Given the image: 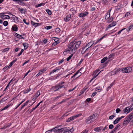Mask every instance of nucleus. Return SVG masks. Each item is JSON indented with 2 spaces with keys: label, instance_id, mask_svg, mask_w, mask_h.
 Returning <instances> with one entry per match:
<instances>
[{
  "label": "nucleus",
  "instance_id": "nucleus-51",
  "mask_svg": "<svg viewBox=\"0 0 133 133\" xmlns=\"http://www.w3.org/2000/svg\"><path fill=\"white\" fill-rule=\"evenodd\" d=\"M9 50V49L8 48H6L5 49H4L3 51V52H5L6 51H8Z\"/></svg>",
  "mask_w": 133,
  "mask_h": 133
},
{
  "label": "nucleus",
  "instance_id": "nucleus-11",
  "mask_svg": "<svg viewBox=\"0 0 133 133\" xmlns=\"http://www.w3.org/2000/svg\"><path fill=\"white\" fill-rule=\"evenodd\" d=\"M11 15L12 16V17L11 18L14 21V22L15 23H17L18 22V18L15 15H14L12 14Z\"/></svg>",
  "mask_w": 133,
  "mask_h": 133
},
{
  "label": "nucleus",
  "instance_id": "nucleus-8",
  "mask_svg": "<svg viewBox=\"0 0 133 133\" xmlns=\"http://www.w3.org/2000/svg\"><path fill=\"white\" fill-rule=\"evenodd\" d=\"M63 128L58 129L57 128H55L52 129V130L54 132V133H60L63 132Z\"/></svg>",
  "mask_w": 133,
  "mask_h": 133
},
{
  "label": "nucleus",
  "instance_id": "nucleus-14",
  "mask_svg": "<svg viewBox=\"0 0 133 133\" xmlns=\"http://www.w3.org/2000/svg\"><path fill=\"white\" fill-rule=\"evenodd\" d=\"M116 24V22H113L111 24L109 25L107 28L108 29L109 28L115 25Z\"/></svg>",
  "mask_w": 133,
  "mask_h": 133
},
{
  "label": "nucleus",
  "instance_id": "nucleus-7",
  "mask_svg": "<svg viewBox=\"0 0 133 133\" xmlns=\"http://www.w3.org/2000/svg\"><path fill=\"white\" fill-rule=\"evenodd\" d=\"M4 13H0V16L3 19H9L10 17L9 15H4Z\"/></svg>",
  "mask_w": 133,
  "mask_h": 133
},
{
  "label": "nucleus",
  "instance_id": "nucleus-18",
  "mask_svg": "<svg viewBox=\"0 0 133 133\" xmlns=\"http://www.w3.org/2000/svg\"><path fill=\"white\" fill-rule=\"evenodd\" d=\"M15 80V79H14V78L12 79L9 82V83L6 86V89H7V88L9 87V85H11V84L13 83V81H14Z\"/></svg>",
  "mask_w": 133,
  "mask_h": 133
},
{
  "label": "nucleus",
  "instance_id": "nucleus-35",
  "mask_svg": "<svg viewBox=\"0 0 133 133\" xmlns=\"http://www.w3.org/2000/svg\"><path fill=\"white\" fill-rule=\"evenodd\" d=\"M110 14L109 13H108V12H107L106 14L105 19H108L110 17Z\"/></svg>",
  "mask_w": 133,
  "mask_h": 133
},
{
  "label": "nucleus",
  "instance_id": "nucleus-54",
  "mask_svg": "<svg viewBox=\"0 0 133 133\" xmlns=\"http://www.w3.org/2000/svg\"><path fill=\"white\" fill-rule=\"evenodd\" d=\"M37 97L35 96V95H34L33 97V98L32 99V100L33 101H35L36 99L37 98Z\"/></svg>",
  "mask_w": 133,
  "mask_h": 133
},
{
  "label": "nucleus",
  "instance_id": "nucleus-9",
  "mask_svg": "<svg viewBox=\"0 0 133 133\" xmlns=\"http://www.w3.org/2000/svg\"><path fill=\"white\" fill-rule=\"evenodd\" d=\"M60 87L59 86V85H57L55 86L52 87L51 88V89L52 91H55L58 90V89H60Z\"/></svg>",
  "mask_w": 133,
  "mask_h": 133
},
{
  "label": "nucleus",
  "instance_id": "nucleus-44",
  "mask_svg": "<svg viewBox=\"0 0 133 133\" xmlns=\"http://www.w3.org/2000/svg\"><path fill=\"white\" fill-rule=\"evenodd\" d=\"M24 51V50L23 49H22L21 51L19 53V54L17 55V56L18 57L19 56H20L22 54V53Z\"/></svg>",
  "mask_w": 133,
  "mask_h": 133
},
{
  "label": "nucleus",
  "instance_id": "nucleus-1",
  "mask_svg": "<svg viewBox=\"0 0 133 133\" xmlns=\"http://www.w3.org/2000/svg\"><path fill=\"white\" fill-rule=\"evenodd\" d=\"M81 44V41H74L71 42L68 44V49H67L65 51H64L63 53L65 54V52H68V51H71L72 54H74L75 51L80 46Z\"/></svg>",
  "mask_w": 133,
  "mask_h": 133
},
{
  "label": "nucleus",
  "instance_id": "nucleus-30",
  "mask_svg": "<svg viewBox=\"0 0 133 133\" xmlns=\"http://www.w3.org/2000/svg\"><path fill=\"white\" fill-rule=\"evenodd\" d=\"M70 53L71 54V55L69 56L66 59V60L67 61H68L70 60V59L71 58L72 56H73V54H74L72 53V52H70Z\"/></svg>",
  "mask_w": 133,
  "mask_h": 133
},
{
  "label": "nucleus",
  "instance_id": "nucleus-19",
  "mask_svg": "<svg viewBox=\"0 0 133 133\" xmlns=\"http://www.w3.org/2000/svg\"><path fill=\"white\" fill-rule=\"evenodd\" d=\"M133 29V25H131L127 29V30L128 32L131 31Z\"/></svg>",
  "mask_w": 133,
  "mask_h": 133
},
{
  "label": "nucleus",
  "instance_id": "nucleus-22",
  "mask_svg": "<svg viewBox=\"0 0 133 133\" xmlns=\"http://www.w3.org/2000/svg\"><path fill=\"white\" fill-rule=\"evenodd\" d=\"M120 70L118 69L115 71H112L111 72V75H114L116 74Z\"/></svg>",
  "mask_w": 133,
  "mask_h": 133
},
{
  "label": "nucleus",
  "instance_id": "nucleus-32",
  "mask_svg": "<svg viewBox=\"0 0 133 133\" xmlns=\"http://www.w3.org/2000/svg\"><path fill=\"white\" fill-rule=\"evenodd\" d=\"M73 118L72 117H71L70 118H68L66 120V122H70L71 121L73 120Z\"/></svg>",
  "mask_w": 133,
  "mask_h": 133
},
{
  "label": "nucleus",
  "instance_id": "nucleus-36",
  "mask_svg": "<svg viewBox=\"0 0 133 133\" xmlns=\"http://www.w3.org/2000/svg\"><path fill=\"white\" fill-rule=\"evenodd\" d=\"M10 106V105H6V106L3 109H2L1 110V111H2L4 110H5V109H7Z\"/></svg>",
  "mask_w": 133,
  "mask_h": 133
},
{
  "label": "nucleus",
  "instance_id": "nucleus-26",
  "mask_svg": "<svg viewBox=\"0 0 133 133\" xmlns=\"http://www.w3.org/2000/svg\"><path fill=\"white\" fill-rule=\"evenodd\" d=\"M120 120V119L118 118H117L116 119L114 122V124H116Z\"/></svg>",
  "mask_w": 133,
  "mask_h": 133
},
{
  "label": "nucleus",
  "instance_id": "nucleus-21",
  "mask_svg": "<svg viewBox=\"0 0 133 133\" xmlns=\"http://www.w3.org/2000/svg\"><path fill=\"white\" fill-rule=\"evenodd\" d=\"M115 54L113 53L110 54L108 56V58L109 59L112 60L115 56Z\"/></svg>",
  "mask_w": 133,
  "mask_h": 133
},
{
  "label": "nucleus",
  "instance_id": "nucleus-55",
  "mask_svg": "<svg viewBox=\"0 0 133 133\" xmlns=\"http://www.w3.org/2000/svg\"><path fill=\"white\" fill-rule=\"evenodd\" d=\"M130 12H127L125 15V17H127L129 15H130Z\"/></svg>",
  "mask_w": 133,
  "mask_h": 133
},
{
  "label": "nucleus",
  "instance_id": "nucleus-12",
  "mask_svg": "<svg viewBox=\"0 0 133 133\" xmlns=\"http://www.w3.org/2000/svg\"><path fill=\"white\" fill-rule=\"evenodd\" d=\"M99 72L98 70L96 71H95L93 74L94 75V77L92 78V79L91 80V81L92 80L94 79L95 78H96L99 74V72Z\"/></svg>",
  "mask_w": 133,
  "mask_h": 133
},
{
  "label": "nucleus",
  "instance_id": "nucleus-2",
  "mask_svg": "<svg viewBox=\"0 0 133 133\" xmlns=\"http://www.w3.org/2000/svg\"><path fill=\"white\" fill-rule=\"evenodd\" d=\"M97 114H94L88 117L85 120V122L89 124L93 122L96 119V116Z\"/></svg>",
  "mask_w": 133,
  "mask_h": 133
},
{
  "label": "nucleus",
  "instance_id": "nucleus-41",
  "mask_svg": "<svg viewBox=\"0 0 133 133\" xmlns=\"http://www.w3.org/2000/svg\"><path fill=\"white\" fill-rule=\"evenodd\" d=\"M40 95V93L39 91H38L37 93L34 95L37 97Z\"/></svg>",
  "mask_w": 133,
  "mask_h": 133
},
{
  "label": "nucleus",
  "instance_id": "nucleus-64",
  "mask_svg": "<svg viewBox=\"0 0 133 133\" xmlns=\"http://www.w3.org/2000/svg\"><path fill=\"white\" fill-rule=\"evenodd\" d=\"M88 131V130H85L83 131L82 133H87Z\"/></svg>",
  "mask_w": 133,
  "mask_h": 133
},
{
  "label": "nucleus",
  "instance_id": "nucleus-50",
  "mask_svg": "<svg viewBox=\"0 0 133 133\" xmlns=\"http://www.w3.org/2000/svg\"><path fill=\"white\" fill-rule=\"evenodd\" d=\"M114 84V82H113L111 84L110 86H109L108 87V89H110L112 86Z\"/></svg>",
  "mask_w": 133,
  "mask_h": 133
},
{
  "label": "nucleus",
  "instance_id": "nucleus-17",
  "mask_svg": "<svg viewBox=\"0 0 133 133\" xmlns=\"http://www.w3.org/2000/svg\"><path fill=\"white\" fill-rule=\"evenodd\" d=\"M88 13V12H85L84 13H81L79 15V16L81 17H83L87 15Z\"/></svg>",
  "mask_w": 133,
  "mask_h": 133
},
{
  "label": "nucleus",
  "instance_id": "nucleus-56",
  "mask_svg": "<svg viewBox=\"0 0 133 133\" xmlns=\"http://www.w3.org/2000/svg\"><path fill=\"white\" fill-rule=\"evenodd\" d=\"M58 42H54V43H53L52 44V46H54L55 45H56L57 44H58Z\"/></svg>",
  "mask_w": 133,
  "mask_h": 133
},
{
  "label": "nucleus",
  "instance_id": "nucleus-23",
  "mask_svg": "<svg viewBox=\"0 0 133 133\" xmlns=\"http://www.w3.org/2000/svg\"><path fill=\"white\" fill-rule=\"evenodd\" d=\"M31 24L34 26H37L39 25V24L38 23H35L31 21Z\"/></svg>",
  "mask_w": 133,
  "mask_h": 133
},
{
  "label": "nucleus",
  "instance_id": "nucleus-33",
  "mask_svg": "<svg viewBox=\"0 0 133 133\" xmlns=\"http://www.w3.org/2000/svg\"><path fill=\"white\" fill-rule=\"evenodd\" d=\"M104 36L103 37H102L101 38L99 39L95 43H94V45H95L97 43H98L99 41H101L104 38Z\"/></svg>",
  "mask_w": 133,
  "mask_h": 133
},
{
  "label": "nucleus",
  "instance_id": "nucleus-63",
  "mask_svg": "<svg viewBox=\"0 0 133 133\" xmlns=\"http://www.w3.org/2000/svg\"><path fill=\"white\" fill-rule=\"evenodd\" d=\"M13 64H14L11 62L10 63V65L9 66L8 68H9L10 67H11Z\"/></svg>",
  "mask_w": 133,
  "mask_h": 133
},
{
  "label": "nucleus",
  "instance_id": "nucleus-37",
  "mask_svg": "<svg viewBox=\"0 0 133 133\" xmlns=\"http://www.w3.org/2000/svg\"><path fill=\"white\" fill-rule=\"evenodd\" d=\"M3 24L4 26H6L8 25V22L7 21H5L4 22Z\"/></svg>",
  "mask_w": 133,
  "mask_h": 133
},
{
  "label": "nucleus",
  "instance_id": "nucleus-43",
  "mask_svg": "<svg viewBox=\"0 0 133 133\" xmlns=\"http://www.w3.org/2000/svg\"><path fill=\"white\" fill-rule=\"evenodd\" d=\"M61 68L60 67H58L54 69L55 70V72H56L57 71H58Z\"/></svg>",
  "mask_w": 133,
  "mask_h": 133
},
{
  "label": "nucleus",
  "instance_id": "nucleus-3",
  "mask_svg": "<svg viewBox=\"0 0 133 133\" xmlns=\"http://www.w3.org/2000/svg\"><path fill=\"white\" fill-rule=\"evenodd\" d=\"M63 133H72L74 130L73 127L70 129H69L68 127H65L63 128Z\"/></svg>",
  "mask_w": 133,
  "mask_h": 133
},
{
  "label": "nucleus",
  "instance_id": "nucleus-53",
  "mask_svg": "<svg viewBox=\"0 0 133 133\" xmlns=\"http://www.w3.org/2000/svg\"><path fill=\"white\" fill-rule=\"evenodd\" d=\"M114 127V126L112 124H110L109 126V128L110 129H112Z\"/></svg>",
  "mask_w": 133,
  "mask_h": 133
},
{
  "label": "nucleus",
  "instance_id": "nucleus-48",
  "mask_svg": "<svg viewBox=\"0 0 133 133\" xmlns=\"http://www.w3.org/2000/svg\"><path fill=\"white\" fill-rule=\"evenodd\" d=\"M113 20V18L112 17H110V18L108 20V23H110Z\"/></svg>",
  "mask_w": 133,
  "mask_h": 133
},
{
  "label": "nucleus",
  "instance_id": "nucleus-24",
  "mask_svg": "<svg viewBox=\"0 0 133 133\" xmlns=\"http://www.w3.org/2000/svg\"><path fill=\"white\" fill-rule=\"evenodd\" d=\"M16 36L17 38H19L20 39H25L24 38L22 37V35L18 34H16Z\"/></svg>",
  "mask_w": 133,
  "mask_h": 133
},
{
  "label": "nucleus",
  "instance_id": "nucleus-52",
  "mask_svg": "<svg viewBox=\"0 0 133 133\" xmlns=\"http://www.w3.org/2000/svg\"><path fill=\"white\" fill-rule=\"evenodd\" d=\"M59 98V97L58 96H56V97H55L53 99V100L54 101L56 100L57 99H58Z\"/></svg>",
  "mask_w": 133,
  "mask_h": 133
},
{
  "label": "nucleus",
  "instance_id": "nucleus-46",
  "mask_svg": "<svg viewBox=\"0 0 133 133\" xmlns=\"http://www.w3.org/2000/svg\"><path fill=\"white\" fill-rule=\"evenodd\" d=\"M81 115H82V114H78V115H75L74 116L75 117V118H76L77 117H79V116H81Z\"/></svg>",
  "mask_w": 133,
  "mask_h": 133
},
{
  "label": "nucleus",
  "instance_id": "nucleus-31",
  "mask_svg": "<svg viewBox=\"0 0 133 133\" xmlns=\"http://www.w3.org/2000/svg\"><path fill=\"white\" fill-rule=\"evenodd\" d=\"M120 127V125L118 124L113 129L114 131H115L118 128Z\"/></svg>",
  "mask_w": 133,
  "mask_h": 133
},
{
  "label": "nucleus",
  "instance_id": "nucleus-10",
  "mask_svg": "<svg viewBox=\"0 0 133 133\" xmlns=\"http://www.w3.org/2000/svg\"><path fill=\"white\" fill-rule=\"evenodd\" d=\"M78 74V75L77 76L76 78L79 77L81 75V72H79V70H78L75 73V74L71 77V78L75 77Z\"/></svg>",
  "mask_w": 133,
  "mask_h": 133
},
{
  "label": "nucleus",
  "instance_id": "nucleus-6",
  "mask_svg": "<svg viewBox=\"0 0 133 133\" xmlns=\"http://www.w3.org/2000/svg\"><path fill=\"white\" fill-rule=\"evenodd\" d=\"M94 44V41H91L89 43H88V44L86 45L85 46L84 48H83V50L85 49L88 45L89 47L88 48H87L85 51H86V50H88V48L89 47L91 46Z\"/></svg>",
  "mask_w": 133,
  "mask_h": 133
},
{
  "label": "nucleus",
  "instance_id": "nucleus-27",
  "mask_svg": "<svg viewBox=\"0 0 133 133\" xmlns=\"http://www.w3.org/2000/svg\"><path fill=\"white\" fill-rule=\"evenodd\" d=\"M108 58L107 57H104L102 59L101 61V63H104L107 59Z\"/></svg>",
  "mask_w": 133,
  "mask_h": 133
},
{
  "label": "nucleus",
  "instance_id": "nucleus-60",
  "mask_svg": "<svg viewBox=\"0 0 133 133\" xmlns=\"http://www.w3.org/2000/svg\"><path fill=\"white\" fill-rule=\"evenodd\" d=\"M126 29L124 28H123L122 29V30H120V31H119L118 32V34H119L121 33V31H122L123 30L125 29Z\"/></svg>",
  "mask_w": 133,
  "mask_h": 133
},
{
  "label": "nucleus",
  "instance_id": "nucleus-49",
  "mask_svg": "<svg viewBox=\"0 0 133 133\" xmlns=\"http://www.w3.org/2000/svg\"><path fill=\"white\" fill-rule=\"evenodd\" d=\"M46 68H44L43 69L41 70L40 71V72H41L42 73V74L43 72H44L46 70Z\"/></svg>",
  "mask_w": 133,
  "mask_h": 133
},
{
  "label": "nucleus",
  "instance_id": "nucleus-20",
  "mask_svg": "<svg viewBox=\"0 0 133 133\" xmlns=\"http://www.w3.org/2000/svg\"><path fill=\"white\" fill-rule=\"evenodd\" d=\"M12 29L14 31H16L17 30L18 27L16 25H14L12 26Z\"/></svg>",
  "mask_w": 133,
  "mask_h": 133
},
{
  "label": "nucleus",
  "instance_id": "nucleus-57",
  "mask_svg": "<svg viewBox=\"0 0 133 133\" xmlns=\"http://www.w3.org/2000/svg\"><path fill=\"white\" fill-rule=\"evenodd\" d=\"M116 112L117 113H119V112H120L121 111V110L118 108H117V109L116 110Z\"/></svg>",
  "mask_w": 133,
  "mask_h": 133
},
{
  "label": "nucleus",
  "instance_id": "nucleus-61",
  "mask_svg": "<svg viewBox=\"0 0 133 133\" xmlns=\"http://www.w3.org/2000/svg\"><path fill=\"white\" fill-rule=\"evenodd\" d=\"M108 126V125H106L104 128L102 129V130L103 131H104L106 129H107Z\"/></svg>",
  "mask_w": 133,
  "mask_h": 133
},
{
  "label": "nucleus",
  "instance_id": "nucleus-25",
  "mask_svg": "<svg viewBox=\"0 0 133 133\" xmlns=\"http://www.w3.org/2000/svg\"><path fill=\"white\" fill-rule=\"evenodd\" d=\"M129 121L126 118L123 121V124L124 125H125L128 123Z\"/></svg>",
  "mask_w": 133,
  "mask_h": 133
},
{
  "label": "nucleus",
  "instance_id": "nucleus-28",
  "mask_svg": "<svg viewBox=\"0 0 133 133\" xmlns=\"http://www.w3.org/2000/svg\"><path fill=\"white\" fill-rule=\"evenodd\" d=\"M102 3L104 5H107L108 4L107 0H102Z\"/></svg>",
  "mask_w": 133,
  "mask_h": 133
},
{
  "label": "nucleus",
  "instance_id": "nucleus-58",
  "mask_svg": "<svg viewBox=\"0 0 133 133\" xmlns=\"http://www.w3.org/2000/svg\"><path fill=\"white\" fill-rule=\"evenodd\" d=\"M114 117L115 116L114 115H111L109 117V119H112L114 118Z\"/></svg>",
  "mask_w": 133,
  "mask_h": 133
},
{
  "label": "nucleus",
  "instance_id": "nucleus-47",
  "mask_svg": "<svg viewBox=\"0 0 133 133\" xmlns=\"http://www.w3.org/2000/svg\"><path fill=\"white\" fill-rule=\"evenodd\" d=\"M70 98V97H69V98H66V99H64L63 101H62V102H63V103H64V102H66L67 100L69 99Z\"/></svg>",
  "mask_w": 133,
  "mask_h": 133
},
{
  "label": "nucleus",
  "instance_id": "nucleus-39",
  "mask_svg": "<svg viewBox=\"0 0 133 133\" xmlns=\"http://www.w3.org/2000/svg\"><path fill=\"white\" fill-rule=\"evenodd\" d=\"M46 12L49 15H50L51 14V11L49 9L46 10Z\"/></svg>",
  "mask_w": 133,
  "mask_h": 133
},
{
  "label": "nucleus",
  "instance_id": "nucleus-62",
  "mask_svg": "<svg viewBox=\"0 0 133 133\" xmlns=\"http://www.w3.org/2000/svg\"><path fill=\"white\" fill-rule=\"evenodd\" d=\"M52 131V129L46 131L45 133H49L51 132Z\"/></svg>",
  "mask_w": 133,
  "mask_h": 133
},
{
  "label": "nucleus",
  "instance_id": "nucleus-29",
  "mask_svg": "<svg viewBox=\"0 0 133 133\" xmlns=\"http://www.w3.org/2000/svg\"><path fill=\"white\" fill-rule=\"evenodd\" d=\"M55 31L56 32L57 34H58L61 31V30L59 28H55Z\"/></svg>",
  "mask_w": 133,
  "mask_h": 133
},
{
  "label": "nucleus",
  "instance_id": "nucleus-42",
  "mask_svg": "<svg viewBox=\"0 0 133 133\" xmlns=\"http://www.w3.org/2000/svg\"><path fill=\"white\" fill-rule=\"evenodd\" d=\"M43 4V3H42L40 4H38L37 5H36L35 7H37L41 6H42Z\"/></svg>",
  "mask_w": 133,
  "mask_h": 133
},
{
  "label": "nucleus",
  "instance_id": "nucleus-4",
  "mask_svg": "<svg viewBox=\"0 0 133 133\" xmlns=\"http://www.w3.org/2000/svg\"><path fill=\"white\" fill-rule=\"evenodd\" d=\"M132 69L131 67L128 66L122 69V71L123 72L128 73L131 72Z\"/></svg>",
  "mask_w": 133,
  "mask_h": 133
},
{
  "label": "nucleus",
  "instance_id": "nucleus-38",
  "mask_svg": "<svg viewBox=\"0 0 133 133\" xmlns=\"http://www.w3.org/2000/svg\"><path fill=\"white\" fill-rule=\"evenodd\" d=\"M19 10L21 13H24V9L23 8H19Z\"/></svg>",
  "mask_w": 133,
  "mask_h": 133
},
{
  "label": "nucleus",
  "instance_id": "nucleus-34",
  "mask_svg": "<svg viewBox=\"0 0 133 133\" xmlns=\"http://www.w3.org/2000/svg\"><path fill=\"white\" fill-rule=\"evenodd\" d=\"M23 45L24 47V48L25 49H26L28 48V44L27 43H24L23 44Z\"/></svg>",
  "mask_w": 133,
  "mask_h": 133
},
{
  "label": "nucleus",
  "instance_id": "nucleus-15",
  "mask_svg": "<svg viewBox=\"0 0 133 133\" xmlns=\"http://www.w3.org/2000/svg\"><path fill=\"white\" fill-rule=\"evenodd\" d=\"M71 17V16L70 15H67L65 18H64V20L66 22H67L69 21Z\"/></svg>",
  "mask_w": 133,
  "mask_h": 133
},
{
  "label": "nucleus",
  "instance_id": "nucleus-40",
  "mask_svg": "<svg viewBox=\"0 0 133 133\" xmlns=\"http://www.w3.org/2000/svg\"><path fill=\"white\" fill-rule=\"evenodd\" d=\"M52 26H47L45 27V29L47 30H49L51 29L52 28Z\"/></svg>",
  "mask_w": 133,
  "mask_h": 133
},
{
  "label": "nucleus",
  "instance_id": "nucleus-59",
  "mask_svg": "<svg viewBox=\"0 0 133 133\" xmlns=\"http://www.w3.org/2000/svg\"><path fill=\"white\" fill-rule=\"evenodd\" d=\"M23 22H24V23H25V24H27V25H29V22H26V20L25 19H23Z\"/></svg>",
  "mask_w": 133,
  "mask_h": 133
},
{
  "label": "nucleus",
  "instance_id": "nucleus-45",
  "mask_svg": "<svg viewBox=\"0 0 133 133\" xmlns=\"http://www.w3.org/2000/svg\"><path fill=\"white\" fill-rule=\"evenodd\" d=\"M53 40L55 41V42H58V41L59 40V38H56L55 37H54Z\"/></svg>",
  "mask_w": 133,
  "mask_h": 133
},
{
  "label": "nucleus",
  "instance_id": "nucleus-13",
  "mask_svg": "<svg viewBox=\"0 0 133 133\" xmlns=\"http://www.w3.org/2000/svg\"><path fill=\"white\" fill-rule=\"evenodd\" d=\"M133 118V114H130L126 118V119L129 121L130 122Z\"/></svg>",
  "mask_w": 133,
  "mask_h": 133
},
{
  "label": "nucleus",
  "instance_id": "nucleus-16",
  "mask_svg": "<svg viewBox=\"0 0 133 133\" xmlns=\"http://www.w3.org/2000/svg\"><path fill=\"white\" fill-rule=\"evenodd\" d=\"M102 128L101 127H97L95 128L94 130L95 131L98 132L100 131L102 129Z\"/></svg>",
  "mask_w": 133,
  "mask_h": 133
},
{
  "label": "nucleus",
  "instance_id": "nucleus-5",
  "mask_svg": "<svg viewBox=\"0 0 133 133\" xmlns=\"http://www.w3.org/2000/svg\"><path fill=\"white\" fill-rule=\"evenodd\" d=\"M133 109V108H132V106H131L130 107H128L124 109L123 111L125 114H128L132 111Z\"/></svg>",
  "mask_w": 133,
  "mask_h": 133
}]
</instances>
